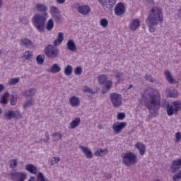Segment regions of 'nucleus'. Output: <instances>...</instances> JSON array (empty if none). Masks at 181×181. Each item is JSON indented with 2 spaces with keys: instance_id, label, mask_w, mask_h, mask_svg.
<instances>
[{
  "instance_id": "21",
  "label": "nucleus",
  "mask_w": 181,
  "mask_h": 181,
  "mask_svg": "<svg viewBox=\"0 0 181 181\" xmlns=\"http://www.w3.org/2000/svg\"><path fill=\"white\" fill-rule=\"evenodd\" d=\"M81 122V119H80V117L75 118L69 124L70 129H74L75 128H77V127L80 125Z\"/></svg>"
},
{
  "instance_id": "45",
  "label": "nucleus",
  "mask_w": 181,
  "mask_h": 181,
  "mask_svg": "<svg viewBox=\"0 0 181 181\" xmlns=\"http://www.w3.org/2000/svg\"><path fill=\"white\" fill-rule=\"evenodd\" d=\"M74 71L76 76H81V73H83V69L81 66H77L74 69Z\"/></svg>"
},
{
  "instance_id": "10",
  "label": "nucleus",
  "mask_w": 181,
  "mask_h": 181,
  "mask_svg": "<svg viewBox=\"0 0 181 181\" xmlns=\"http://www.w3.org/2000/svg\"><path fill=\"white\" fill-rule=\"evenodd\" d=\"M127 127V122H116L112 125V129L115 134H119L122 129H124Z\"/></svg>"
},
{
  "instance_id": "59",
  "label": "nucleus",
  "mask_w": 181,
  "mask_h": 181,
  "mask_svg": "<svg viewBox=\"0 0 181 181\" xmlns=\"http://www.w3.org/2000/svg\"><path fill=\"white\" fill-rule=\"evenodd\" d=\"M143 1L148 4H151V3L153 4V0H143Z\"/></svg>"
},
{
  "instance_id": "51",
  "label": "nucleus",
  "mask_w": 181,
  "mask_h": 181,
  "mask_svg": "<svg viewBox=\"0 0 181 181\" xmlns=\"http://www.w3.org/2000/svg\"><path fill=\"white\" fill-rule=\"evenodd\" d=\"M57 39H58L59 40V42H63V40H64V37L63 36V33H59Z\"/></svg>"
},
{
  "instance_id": "6",
  "label": "nucleus",
  "mask_w": 181,
  "mask_h": 181,
  "mask_svg": "<svg viewBox=\"0 0 181 181\" xmlns=\"http://www.w3.org/2000/svg\"><path fill=\"white\" fill-rule=\"evenodd\" d=\"M4 117L6 121H11V119H21L22 118V113L19 110H8L4 112Z\"/></svg>"
},
{
  "instance_id": "55",
  "label": "nucleus",
  "mask_w": 181,
  "mask_h": 181,
  "mask_svg": "<svg viewBox=\"0 0 181 181\" xmlns=\"http://www.w3.org/2000/svg\"><path fill=\"white\" fill-rule=\"evenodd\" d=\"M50 138L49 137V133H45V138L43 139L44 142H48Z\"/></svg>"
},
{
  "instance_id": "35",
  "label": "nucleus",
  "mask_w": 181,
  "mask_h": 181,
  "mask_svg": "<svg viewBox=\"0 0 181 181\" xmlns=\"http://www.w3.org/2000/svg\"><path fill=\"white\" fill-rule=\"evenodd\" d=\"M173 107H174L175 112H177V111H180L181 110V103L179 101L173 102Z\"/></svg>"
},
{
  "instance_id": "41",
  "label": "nucleus",
  "mask_w": 181,
  "mask_h": 181,
  "mask_svg": "<svg viewBox=\"0 0 181 181\" xmlns=\"http://www.w3.org/2000/svg\"><path fill=\"white\" fill-rule=\"evenodd\" d=\"M173 181H179L181 179V170L177 173L175 174L173 177Z\"/></svg>"
},
{
  "instance_id": "2",
  "label": "nucleus",
  "mask_w": 181,
  "mask_h": 181,
  "mask_svg": "<svg viewBox=\"0 0 181 181\" xmlns=\"http://www.w3.org/2000/svg\"><path fill=\"white\" fill-rule=\"evenodd\" d=\"M148 103H146V107L150 111H155L160 107V95L150 93L147 97Z\"/></svg>"
},
{
  "instance_id": "48",
  "label": "nucleus",
  "mask_w": 181,
  "mask_h": 181,
  "mask_svg": "<svg viewBox=\"0 0 181 181\" xmlns=\"http://www.w3.org/2000/svg\"><path fill=\"white\" fill-rule=\"evenodd\" d=\"M180 141H181V133L178 132L175 134V144H179Z\"/></svg>"
},
{
  "instance_id": "38",
  "label": "nucleus",
  "mask_w": 181,
  "mask_h": 181,
  "mask_svg": "<svg viewBox=\"0 0 181 181\" xmlns=\"http://www.w3.org/2000/svg\"><path fill=\"white\" fill-rule=\"evenodd\" d=\"M33 105V99L31 98L28 100H26L25 103L23 105V107L25 108H29V107H32Z\"/></svg>"
},
{
  "instance_id": "32",
  "label": "nucleus",
  "mask_w": 181,
  "mask_h": 181,
  "mask_svg": "<svg viewBox=\"0 0 181 181\" xmlns=\"http://www.w3.org/2000/svg\"><path fill=\"white\" fill-rule=\"evenodd\" d=\"M21 80V78L16 77L12 78L8 81V86H16L19 83V81Z\"/></svg>"
},
{
  "instance_id": "31",
  "label": "nucleus",
  "mask_w": 181,
  "mask_h": 181,
  "mask_svg": "<svg viewBox=\"0 0 181 181\" xmlns=\"http://www.w3.org/2000/svg\"><path fill=\"white\" fill-rule=\"evenodd\" d=\"M166 111L168 115H169V117H172V115L175 114V108L173 107V105L168 104L166 107Z\"/></svg>"
},
{
  "instance_id": "43",
  "label": "nucleus",
  "mask_w": 181,
  "mask_h": 181,
  "mask_svg": "<svg viewBox=\"0 0 181 181\" xmlns=\"http://www.w3.org/2000/svg\"><path fill=\"white\" fill-rule=\"evenodd\" d=\"M112 87V81H107L104 84V88L105 90H111V88Z\"/></svg>"
},
{
  "instance_id": "39",
  "label": "nucleus",
  "mask_w": 181,
  "mask_h": 181,
  "mask_svg": "<svg viewBox=\"0 0 181 181\" xmlns=\"http://www.w3.org/2000/svg\"><path fill=\"white\" fill-rule=\"evenodd\" d=\"M37 181H49V179H45L42 173H38L37 175Z\"/></svg>"
},
{
  "instance_id": "64",
  "label": "nucleus",
  "mask_w": 181,
  "mask_h": 181,
  "mask_svg": "<svg viewBox=\"0 0 181 181\" xmlns=\"http://www.w3.org/2000/svg\"><path fill=\"white\" fill-rule=\"evenodd\" d=\"M98 127L99 128V129H103V126L101 124H99Z\"/></svg>"
},
{
  "instance_id": "44",
  "label": "nucleus",
  "mask_w": 181,
  "mask_h": 181,
  "mask_svg": "<svg viewBox=\"0 0 181 181\" xmlns=\"http://www.w3.org/2000/svg\"><path fill=\"white\" fill-rule=\"evenodd\" d=\"M52 136L54 139V141H60L62 139V134L59 132H54L52 134Z\"/></svg>"
},
{
  "instance_id": "52",
  "label": "nucleus",
  "mask_w": 181,
  "mask_h": 181,
  "mask_svg": "<svg viewBox=\"0 0 181 181\" xmlns=\"http://www.w3.org/2000/svg\"><path fill=\"white\" fill-rule=\"evenodd\" d=\"M122 76H124V73L119 71L116 72L115 77L116 78H118V81H119V77H122Z\"/></svg>"
},
{
  "instance_id": "26",
  "label": "nucleus",
  "mask_w": 181,
  "mask_h": 181,
  "mask_svg": "<svg viewBox=\"0 0 181 181\" xmlns=\"http://www.w3.org/2000/svg\"><path fill=\"white\" fill-rule=\"evenodd\" d=\"M60 70H62V68L60 66H59V64H54L50 69L48 70V71H49V73H59L60 72Z\"/></svg>"
},
{
  "instance_id": "7",
  "label": "nucleus",
  "mask_w": 181,
  "mask_h": 181,
  "mask_svg": "<svg viewBox=\"0 0 181 181\" xmlns=\"http://www.w3.org/2000/svg\"><path fill=\"white\" fill-rule=\"evenodd\" d=\"M110 99L115 108H119V106L122 105V97L121 94L117 93H110Z\"/></svg>"
},
{
  "instance_id": "17",
  "label": "nucleus",
  "mask_w": 181,
  "mask_h": 181,
  "mask_svg": "<svg viewBox=\"0 0 181 181\" xmlns=\"http://www.w3.org/2000/svg\"><path fill=\"white\" fill-rule=\"evenodd\" d=\"M165 93L170 98H176V97H177V90H175L173 88H167Z\"/></svg>"
},
{
  "instance_id": "34",
  "label": "nucleus",
  "mask_w": 181,
  "mask_h": 181,
  "mask_svg": "<svg viewBox=\"0 0 181 181\" xmlns=\"http://www.w3.org/2000/svg\"><path fill=\"white\" fill-rule=\"evenodd\" d=\"M8 97H9V93L6 91L1 98V104H4V105L8 104Z\"/></svg>"
},
{
  "instance_id": "42",
  "label": "nucleus",
  "mask_w": 181,
  "mask_h": 181,
  "mask_svg": "<svg viewBox=\"0 0 181 181\" xmlns=\"http://www.w3.org/2000/svg\"><path fill=\"white\" fill-rule=\"evenodd\" d=\"M100 25L103 28H107V26H108V20H107V18H102L100 21Z\"/></svg>"
},
{
  "instance_id": "27",
  "label": "nucleus",
  "mask_w": 181,
  "mask_h": 181,
  "mask_svg": "<svg viewBox=\"0 0 181 181\" xmlns=\"http://www.w3.org/2000/svg\"><path fill=\"white\" fill-rule=\"evenodd\" d=\"M165 76L168 83H170V84H175V83H176V81H175V79L172 78V74L170 73V71H166L165 72Z\"/></svg>"
},
{
  "instance_id": "50",
  "label": "nucleus",
  "mask_w": 181,
  "mask_h": 181,
  "mask_svg": "<svg viewBox=\"0 0 181 181\" xmlns=\"http://www.w3.org/2000/svg\"><path fill=\"white\" fill-rule=\"evenodd\" d=\"M124 118H125V113L119 112L117 114V119L122 120Z\"/></svg>"
},
{
  "instance_id": "37",
  "label": "nucleus",
  "mask_w": 181,
  "mask_h": 181,
  "mask_svg": "<svg viewBox=\"0 0 181 181\" xmlns=\"http://www.w3.org/2000/svg\"><path fill=\"white\" fill-rule=\"evenodd\" d=\"M37 64H42L45 63V54H40L36 57Z\"/></svg>"
},
{
  "instance_id": "60",
  "label": "nucleus",
  "mask_w": 181,
  "mask_h": 181,
  "mask_svg": "<svg viewBox=\"0 0 181 181\" xmlns=\"http://www.w3.org/2000/svg\"><path fill=\"white\" fill-rule=\"evenodd\" d=\"M57 163H55L54 160V159H52L51 160V165H56Z\"/></svg>"
},
{
  "instance_id": "13",
  "label": "nucleus",
  "mask_w": 181,
  "mask_h": 181,
  "mask_svg": "<svg viewBox=\"0 0 181 181\" xmlns=\"http://www.w3.org/2000/svg\"><path fill=\"white\" fill-rule=\"evenodd\" d=\"M115 13L117 16H121V15L125 13V6H124V3L117 4L115 8Z\"/></svg>"
},
{
  "instance_id": "3",
  "label": "nucleus",
  "mask_w": 181,
  "mask_h": 181,
  "mask_svg": "<svg viewBox=\"0 0 181 181\" xmlns=\"http://www.w3.org/2000/svg\"><path fill=\"white\" fill-rule=\"evenodd\" d=\"M46 16L36 13L32 18V23L38 32H45V25L47 21Z\"/></svg>"
},
{
  "instance_id": "14",
  "label": "nucleus",
  "mask_w": 181,
  "mask_h": 181,
  "mask_svg": "<svg viewBox=\"0 0 181 181\" xmlns=\"http://www.w3.org/2000/svg\"><path fill=\"white\" fill-rule=\"evenodd\" d=\"M140 25H141V21H139V19L136 18L130 23L129 29L130 30L135 32L136 30H138Z\"/></svg>"
},
{
  "instance_id": "47",
  "label": "nucleus",
  "mask_w": 181,
  "mask_h": 181,
  "mask_svg": "<svg viewBox=\"0 0 181 181\" xmlns=\"http://www.w3.org/2000/svg\"><path fill=\"white\" fill-rule=\"evenodd\" d=\"M33 56V54H30L29 51H25L23 57L25 60H29L30 59H32Z\"/></svg>"
},
{
  "instance_id": "16",
  "label": "nucleus",
  "mask_w": 181,
  "mask_h": 181,
  "mask_svg": "<svg viewBox=\"0 0 181 181\" xmlns=\"http://www.w3.org/2000/svg\"><path fill=\"white\" fill-rule=\"evenodd\" d=\"M134 147L136 148V149H138V151H139V153L140 155H141V156H144V155H145V152H146V146H145V144L142 143H136L134 145Z\"/></svg>"
},
{
  "instance_id": "22",
  "label": "nucleus",
  "mask_w": 181,
  "mask_h": 181,
  "mask_svg": "<svg viewBox=\"0 0 181 181\" xmlns=\"http://www.w3.org/2000/svg\"><path fill=\"white\" fill-rule=\"evenodd\" d=\"M36 9L39 12H43L45 13V16L47 15V13H46V11H47V7L43 4H36Z\"/></svg>"
},
{
  "instance_id": "36",
  "label": "nucleus",
  "mask_w": 181,
  "mask_h": 181,
  "mask_svg": "<svg viewBox=\"0 0 181 181\" xmlns=\"http://www.w3.org/2000/svg\"><path fill=\"white\" fill-rule=\"evenodd\" d=\"M73 73V66L71 65H67L64 69V74L66 76H70Z\"/></svg>"
},
{
  "instance_id": "19",
  "label": "nucleus",
  "mask_w": 181,
  "mask_h": 181,
  "mask_svg": "<svg viewBox=\"0 0 181 181\" xmlns=\"http://www.w3.org/2000/svg\"><path fill=\"white\" fill-rule=\"evenodd\" d=\"M69 103L71 107H78L80 105V99L77 96H72L69 98Z\"/></svg>"
},
{
  "instance_id": "62",
  "label": "nucleus",
  "mask_w": 181,
  "mask_h": 181,
  "mask_svg": "<svg viewBox=\"0 0 181 181\" xmlns=\"http://www.w3.org/2000/svg\"><path fill=\"white\" fill-rule=\"evenodd\" d=\"M132 87H134V85L130 84V85L129 86V87L127 88V90H130V88H132Z\"/></svg>"
},
{
  "instance_id": "61",
  "label": "nucleus",
  "mask_w": 181,
  "mask_h": 181,
  "mask_svg": "<svg viewBox=\"0 0 181 181\" xmlns=\"http://www.w3.org/2000/svg\"><path fill=\"white\" fill-rule=\"evenodd\" d=\"M4 6V1L2 0H0V9Z\"/></svg>"
},
{
  "instance_id": "56",
  "label": "nucleus",
  "mask_w": 181,
  "mask_h": 181,
  "mask_svg": "<svg viewBox=\"0 0 181 181\" xmlns=\"http://www.w3.org/2000/svg\"><path fill=\"white\" fill-rule=\"evenodd\" d=\"M52 159L54 160L55 163L57 164L60 162V158L59 157H53Z\"/></svg>"
},
{
  "instance_id": "15",
  "label": "nucleus",
  "mask_w": 181,
  "mask_h": 181,
  "mask_svg": "<svg viewBox=\"0 0 181 181\" xmlns=\"http://www.w3.org/2000/svg\"><path fill=\"white\" fill-rule=\"evenodd\" d=\"M80 149H81L82 152L85 155L87 159H91L93 158V152L88 147H84L83 146H79Z\"/></svg>"
},
{
  "instance_id": "28",
  "label": "nucleus",
  "mask_w": 181,
  "mask_h": 181,
  "mask_svg": "<svg viewBox=\"0 0 181 181\" xmlns=\"http://www.w3.org/2000/svg\"><path fill=\"white\" fill-rule=\"evenodd\" d=\"M144 78H146V81H149V83H153V84H159V81L155 79V78L152 77V75H148L146 74L144 76Z\"/></svg>"
},
{
  "instance_id": "20",
  "label": "nucleus",
  "mask_w": 181,
  "mask_h": 181,
  "mask_svg": "<svg viewBox=\"0 0 181 181\" xmlns=\"http://www.w3.org/2000/svg\"><path fill=\"white\" fill-rule=\"evenodd\" d=\"M68 50H71V52H76L77 50V46L74 43L73 40H69L66 43Z\"/></svg>"
},
{
  "instance_id": "24",
  "label": "nucleus",
  "mask_w": 181,
  "mask_h": 181,
  "mask_svg": "<svg viewBox=\"0 0 181 181\" xmlns=\"http://www.w3.org/2000/svg\"><path fill=\"white\" fill-rule=\"evenodd\" d=\"M36 91L37 90L35 88H30L25 91L24 95L26 97V98H28V97H33V95L36 94Z\"/></svg>"
},
{
  "instance_id": "63",
  "label": "nucleus",
  "mask_w": 181,
  "mask_h": 181,
  "mask_svg": "<svg viewBox=\"0 0 181 181\" xmlns=\"http://www.w3.org/2000/svg\"><path fill=\"white\" fill-rule=\"evenodd\" d=\"M112 177V175L111 174H109L107 177V179H111Z\"/></svg>"
},
{
  "instance_id": "18",
  "label": "nucleus",
  "mask_w": 181,
  "mask_h": 181,
  "mask_svg": "<svg viewBox=\"0 0 181 181\" xmlns=\"http://www.w3.org/2000/svg\"><path fill=\"white\" fill-rule=\"evenodd\" d=\"M25 170H28L30 173L33 175H36L37 173V167L33 165V164L26 165L25 167Z\"/></svg>"
},
{
  "instance_id": "12",
  "label": "nucleus",
  "mask_w": 181,
  "mask_h": 181,
  "mask_svg": "<svg viewBox=\"0 0 181 181\" xmlns=\"http://www.w3.org/2000/svg\"><path fill=\"white\" fill-rule=\"evenodd\" d=\"M77 11L78 13H81V15H88L90 12H91V8H90V6L88 5H84V6H79L77 8Z\"/></svg>"
},
{
  "instance_id": "11",
  "label": "nucleus",
  "mask_w": 181,
  "mask_h": 181,
  "mask_svg": "<svg viewBox=\"0 0 181 181\" xmlns=\"http://www.w3.org/2000/svg\"><path fill=\"white\" fill-rule=\"evenodd\" d=\"M180 168H181V158L173 161L170 166L171 173H176V172H177L178 170H180Z\"/></svg>"
},
{
  "instance_id": "23",
  "label": "nucleus",
  "mask_w": 181,
  "mask_h": 181,
  "mask_svg": "<svg viewBox=\"0 0 181 181\" xmlns=\"http://www.w3.org/2000/svg\"><path fill=\"white\" fill-rule=\"evenodd\" d=\"M108 153V149H103V148H98L96 151H95V156H99L100 158H102V156H105Z\"/></svg>"
},
{
  "instance_id": "40",
  "label": "nucleus",
  "mask_w": 181,
  "mask_h": 181,
  "mask_svg": "<svg viewBox=\"0 0 181 181\" xmlns=\"http://www.w3.org/2000/svg\"><path fill=\"white\" fill-rule=\"evenodd\" d=\"M16 166H18V160H16V159L10 160L9 168H11V169H15Z\"/></svg>"
},
{
  "instance_id": "8",
  "label": "nucleus",
  "mask_w": 181,
  "mask_h": 181,
  "mask_svg": "<svg viewBox=\"0 0 181 181\" xmlns=\"http://www.w3.org/2000/svg\"><path fill=\"white\" fill-rule=\"evenodd\" d=\"M98 3L104 11H108V9L114 8V5L117 4V0H98Z\"/></svg>"
},
{
  "instance_id": "49",
  "label": "nucleus",
  "mask_w": 181,
  "mask_h": 181,
  "mask_svg": "<svg viewBox=\"0 0 181 181\" xmlns=\"http://www.w3.org/2000/svg\"><path fill=\"white\" fill-rule=\"evenodd\" d=\"M85 93H91V94H95L98 93V91H94L93 88L88 87L85 89Z\"/></svg>"
},
{
  "instance_id": "30",
  "label": "nucleus",
  "mask_w": 181,
  "mask_h": 181,
  "mask_svg": "<svg viewBox=\"0 0 181 181\" xmlns=\"http://www.w3.org/2000/svg\"><path fill=\"white\" fill-rule=\"evenodd\" d=\"M98 81L100 86L105 84V83L107 82V75L101 74L98 76Z\"/></svg>"
},
{
  "instance_id": "58",
  "label": "nucleus",
  "mask_w": 181,
  "mask_h": 181,
  "mask_svg": "<svg viewBox=\"0 0 181 181\" xmlns=\"http://www.w3.org/2000/svg\"><path fill=\"white\" fill-rule=\"evenodd\" d=\"M57 4H64V2H66V0H56Z\"/></svg>"
},
{
  "instance_id": "53",
  "label": "nucleus",
  "mask_w": 181,
  "mask_h": 181,
  "mask_svg": "<svg viewBox=\"0 0 181 181\" xmlns=\"http://www.w3.org/2000/svg\"><path fill=\"white\" fill-rule=\"evenodd\" d=\"M52 11L55 13V15L59 14V8L56 6H52Z\"/></svg>"
},
{
  "instance_id": "29",
  "label": "nucleus",
  "mask_w": 181,
  "mask_h": 181,
  "mask_svg": "<svg viewBox=\"0 0 181 181\" xmlns=\"http://www.w3.org/2000/svg\"><path fill=\"white\" fill-rule=\"evenodd\" d=\"M11 98L10 100V104L12 106H15L16 105V104L18 103V95L16 94V93H13L11 95Z\"/></svg>"
},
{
  "instance_id": "46",
  "label": "nucleus",
  "mask_w": 181,
  "mask_h": 181,
  "mask_svg": "<svg viewBox=\"0 0 181 181\" xmlns=\"http://www.w3.org/2000/svg\"><path fill=\"white\" fill-rule=\"evenodd\" d=\"M54 19H55V22H57V23H62V15L54 14Z\"/></svg>"
},
{
  "instance_id": "57",
  "label": "nucleus",
  "mask_w": 181,
  "mask_h": 181,
  "mask_svg": "<svg viewBox=\"0 0 181 181\" xmlns=\"http://www.w3.org/2000/svg\"><path fill=\"white\" fill-rule=\"evenodd\" d=\"M5 89V86H4V84L0 83V93H2V91H4V90Z\"/></svg>"
},
{
  "instance_id": "9",
  "label": "nucleus",
  "mask_w": 181,
  "mask_h": 181,
  "mask_svg": "<svg viewBox=\"0 0 181 181\" xmlns=\"http://www.w3.org/2000/svg\"><path fill=\"white\" fill-rule=\"evenodd\" d=\"M11 179L13 181H25L26 180V173L23 172H15L11 173Z\"/></svg>"
},
{
  "instance_id": "25",
  "label": "nucleus",
  "mask_w": 181,
  "mask_h": 181,
  "mask_svg": "<svg viewBox=\"0 0 181 181\" xmlns=\"http://www.w3.org/2000/svg\"><path fill=\"white\" fill-rule=\"evenodd\" d=\"M21 45L25 46V47H30V46H33V42L28 38H24L21 40Z\"/></svg>"
},
{
  "instance_id": "5",
  "label": "nucleus",
  "mask_w": 181,
  "mask_h": 181,
  "mask_svg": "<svg viewBox=\"0 0 181 181\" xmlns=\"http://www.w3.org/2000/svg\"><path fill=\"white\" fill-rule=\"evenodd\" d=\"M44 53L49 59H56L59 56V49L52 45H49L45 48Z\"/></svg>"
},
{
  "instance_id": "33",
  "label": "nucleus",
  "mask_w": 181,
  "mask_h": 181,
  "mask_svg": "<svg viewBox=\"0 0 181 181\" xmlns=\"http://www.w3.org/2000/svg\"><path fill=\"white\" fill-rule=\"evenodd\" d=\"M53 28H54V22L53 21V19L51 18L47 23L46 29L50 32V30H53Z\"/></svg>"
},
{
  "instance_id": "1",
  "label": "nucleus",
  "mask_w": 181,
  "mask_h": 181,
  "mask_svg": "<svg viewBox=\"0 0 181 181\" xmlns=\"http://www.w3.org/2000/svg\"><path fill=\"white\" fill-rule=\"evenodd\" d=\"M146 22H148L149 24V31L153 33L155 32V28L153 26H158V25H160L163 22V12L162 9L157 6L153 7L150 11Z\"/></svg>"
},
{
  "instance_id": "4",
  "label": "nucleus",
  "mask_w": 181,
  "mask_h": 181,
  "mask_svg": "<svg viewBox=\"0 0 181 181\" xmlns=\"http://www.w3.org/2000/svg\"><path fill=\"white\" fill-rule=\"evenodd\" d=\"M122 162L126 166H132L138 162V157L136 154L129 152L123 156Z\"/></svg>"
},
{
  "instance_id": "54",
  "label": "nucleus",
  "mask_w": 181,
  "mask_h": 181,
  "mask_svg": "<svg viewBox=\"0 0 181 181\" xmlns=\"http://www.w3.org/2000/svg\"><path fill=\"white\" fill-rule=\"evenodd\" d=\"M62 42H60V40H58L57 38L53 42L54 47V46H59Z\"/></svg>"
}]
</instances>
